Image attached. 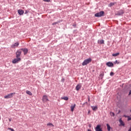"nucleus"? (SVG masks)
Instances as JSON below:
<instances>
[{
  "label": "nucleus",
  "instance_id": "obj_1",
  "mask_svg": "<svg viewBox=\"0 0 131 131\" xmlns=\"http://www.w3.org/2000/svg\"><path fill=\"white\" fill-rule=\"evenodd\" d=\"M92 62V58H89L85 59L83 62L82 63V66H85V65H88V64L91 63Z\"/></svg>",
  "mask_w": 131,
  "mask_h": 131
},
{
  "label": "nucleus",
  "instance_id": "obj_2",
  "mask_svg": "<svg viewBox=\"0 0 131 131\" xmlns=\"http://www.w3.org/2000/svg\"><path fill=\"white\" fill-rule=\"evenodd\" d=\"M16 94L15 93H10L4 96L5 99H11L12 97H14V95Z\"/></svg>",
  "mask_w": 131,
  "mask_h": 131
},
{
  "label": "nucleus",
  "instance_id": "obj_3",
  "mask_svg": "<svg viewBox=\"0 0 131 131\" xmlns=\"http://www.w3.org/2000/svg\"><path fill=\"white\" fill-rule=\"evenodd\" d=\"M21 61V58L20 57H16V58L12 60L13 64H16V63H18Z\"/></svg>",
  "mask_w": 131,
  "mask_h": 131
},
{
  "label": "nucleus",
  "instance_id": "obj_4",
  "mask_svg": "<svg viewBox=\"0 0 131 131\" xmlns=\"http://www.w3.org/2000/svg\"><path fill=\"white\" fill-rule=\"evenodd\" d=\"M42 101L43 103H46V102L49 101V99H48V96L47 95H43L42 97Z\"/></svg>",
  "mask_w": 131,
  "mask_h": 131
},
{
  "label": "nucleus",
  "instance_id": "obj_5",
  "mask_svg": "<svg viewBox=\"0 0 131 131\" xmlns=\"http://www.w3.org/2000/svg\"><path fill=\"white\" fill-rule=\"evenodd\" d=\"M104 15V11H100L99 13H97L95 14V17H102Z\"/></svg>",
  "mask_w": 131,
  "mask_h": 131
},
{
  "label": "nucleus",
  "instance_id": "obj_6",
  "mask_svg": "<svg viewBox=\"0 0 131 131\" xmlns=\"http://www.w3.org/2000/svg\"><path fill=\"white\" fill-rule=\"evenodd\" d=\"M95 131H103L102 128H101V125H97L95 127Z\"/></svg>",
  "mask_w": 131,
  "mask_h": 131
},
{
  "label": "nucleus",
  "instance_id": "obj_7",
  "mask_svg": "<svg viewBox=\"0 0 131 131\" xmlns=\"http://www.w3.org/2000/svg\"><path fill=\"white\" fill-rule=\"evenodd\" d=\"M21 53H22V51H21V49L18 50L16 53V58H19V57H20V55H21Z\"/></svg>",
  "mask_w": 131,
  "mask_h": 131
},
{
  "label": "nucleus",
  "instance_id": "obj_8",
  "mask_svg": "<svg viewBox=\"0 0 131 131\" xmlns=\"http://www.w3.org/2000/svg\"><path fill=\"white\" fill-rule=\"evenodd\" d=\"M106 65L108 67H113V66H114L113 63H112V62H110V61L106 62Z\"/></svg>",
  "mask_w": 131,
  "mask_h": 131
},
{
  "label": "nucleus",
  "instance_id": "obj_9",
  "mask_svg": "<svg viewBox=\"0 0 131 131\" xmlns=\"http://www.w3.org/2000/svg\"><path fill=\"white\" fill-rule=\"evenodd\" d=\"M81 89V84L79 83L76 86V91H79L80 89Z\"/></svg>",
  "mask_w": 131,
  "mask_h": 131
},
{
  "label": "nucleus",
  "instance_id": "obj_10",
  "mask_svg": "<svg viewBox=\"0 0 131 131\" xmlns=\"http://www.w3.org/2000/svg\"><path fill=\"white\" fill-rule=\"evenodd\" d=\"M20 50L21 51H23L24 53V55H26V54L28 53V50L27 49V48H25V49L22 48Z\"/></svg>",
  "mask_w": 131,
  "mask_h": 131
},
{
  "label": "nucleus",
  "instance_id": "obj_11",
  "mask_svg": "<svg viewBox=\"0 0 131 131\" xmlns=\"http://www.w3.org/2000/svg\"><path fill=\"white\" fill-rule=\"evenodd\" d=\"M18 46H19V42H16L11 46V48H15V47H18Z\"/></svg>",
  "mask_w": 131,
  "mask_h": 131
},
{
  "label": "nucleus",
  "instance_id": "obj_12",
  "mask_svg": "<svg viewBox=\"0 0 131 131\" xmlns=\"http://www.w3.org/2000/svg\"><path fill=\"white\" fill-rule=\"evenodd\" d=\"M19 15H23V14H24V11L22 9H19L17 11Z\"/></svg>",
  "mask_w": 131,
  "mask_h": 131
},
{
  "label": "nucleus",
  "instance_id": "obj_13",
  "mask_svg": "<svg viewBox=\"0 0 131 131\" xmlns=\"http://www.w3.org/2000/svg\"><path fill=\"white\" fill-rule=\"evenodd\" d=\"M75 106H76L75 104L71 106V111L72 112H73V111H74V108H75Z\"/></svg>",
  "mask_w": 131,
  "mask_h": 131
},
{
  "label": "nucleus",
  "instance_id": "obj_14",
  "mask_svg": "<svg viewBox=\"0 0 131 131\" xmlns=\"http://www.w3.org/2000/svg\"><path fill=\"white\" fill-rule=\"evenodd\" d=\"M124 12L123 10H121L118 12L117 15H119V16H120L121 15H123Z\"/></svg>",
  "mask_w": 131,
  "mask_h": 131
},
{
  "label": "nucleus",
  "instance_id": "obj_15",
  "mask_svg": "<svg viewBox=\"0 0 131 131\" xmlns=\"http://www.w3.org/2000/svg\"><path fill=\"white\" fill-rule=\"evenodd\" d=\"M107 129L108 131H111L112 128L110 126L109 124H106Z\"/></svg>",
  "mask_w": 131,
  "mask_h": 131
},
{
  "label": "nucleus",
  "instance_id": "obj_16",
  "mask_svg": "<svg viewBox=\"0 0 131 131\" xmlns=\"http://www.w3.org/2000/svg\"><path fill=\"white\" fill-rule=\"evenodd\" d=\"M91 108H92L93 111H96V110H98V107H97V106H92Z\"/></svg>",
  "mask_w": 131,
  "mask_h": 131
},
{
  "label": "nucleus",
  "instance_id": "obj_17",
  "mask_svg": "<svg viewBox=\"0 0 131 131\" xmlns=\"http://www.w3.org/2000/svg\"><path fill=\"white\" fill-rule=\"evenodd\" d=\"M119 122L120 123V125H122V126H124V123L123 122L122 120H121V119H119Z\"/></svg>",
  "mask_w": 131,
  "mask_h": 131
},
{
  "label": "nucleus",
  "instance_id": "obj_18",
  "mask_svg": "<svg viewBox=\"0 0 131 131\" xmlns=\"http://www.w3.org/2000/svg\"><path fill=\"white\" fill-rule=\"evenodd\" d=\"M68 97L65 96L64 97H61V100H64V101H68Z\"/></svg>",
  "mask_w": 131,
  "mask_h": 131
},
{
  "label": "nucleus",
  "instance_id": "obj_19",
  "mask_svg": "<svg viewBox=\"0 0 131 131\" xmlns=\"http://www.w3.org/2000/svg\"><path fill=\"white\" fill-rule=\"evenodd\" d=\"M26 94H27L28 95H29V96H32V93H31V92L29 91H27Z\"/></svg>",
  "mask_w": 131,
  "mask_h": 131
},
{
  "label": "nucleus",
  "instance_id": "obj_20",
  "mask_svg": "<svg viewBox=\"0 0 131 131\" xmlns=\"http://www.w3.org/2000/svg\"><path fill=\"white\" fill-rule=\"evenodd\" d=\"M119 55V53H114L112 54L113 57H117Z\"/></svg>",
  "mask_w": 131,
  "mask_h": 131
},
{
  "label": "nucleus",
  "instance_id": "obj_21",
  "mask_svg": "<svg viewBox=\"0 0 131 131\" xmlns=\"http://www.w3.org/2000/svg\"><path fill=\"white\" fill-rule=\"evenodd\" d=\"M98 43H101V45L104 43V41L103 40H100L98 41Z\"/></svg>",
  "mask_w": 131,
  "mask_h": 131
},
{
  "label": "nucleus",
  "instance_id": "obj_22",
  "mask_svg": "<svg viewBox=\"0 0 131 131\" xmlns=\"http://www.w3.org/2000/svg\"><path fill=\"white\" fill-rule=\"evenodd\" d=\"M114 3H111L108 5V7H112V6H114Z\"/></svg>",
  "mask_w": 131,
  "mask_h": 131
},
{
  "label": "nucleus",
  "instance_id": "obj_23",
  "mask_svg": "<svg viewBox=\"0 0 131 131\" xmlns=\"http://www.w3.org/2000/svg\"><path fill=\"white\" fill-rule=\"evenodd\" d=\"M48 126H54V125L53 124L49 123L47 124Z\"/></svg>",
  "mask_w": 131,
  "mask_h": 131
},
{
  "label": "nucleus",
  "instance_id": "obj_24",
  "mask_svg": "<svg viewBox=\"0 0 131 131\" xmlns=\"http://www.w3.org/2000/svg\"><path fill=\"white\" fill-rule=\"evenodd\" d=\"M110 115H111V116H115V114L113 112H111Z\"/></svg>",
  "mask_w": 131,
  "mask_h": 131
},
{
  "label": "nucleus",
  "instance_id": "obj_25",
  "mask_svg": "<svg viewBox=\"0 0 131 131\" xmlns=\"http://www.w3.org/2000/svg\"><path fill=\"white\" fill-rule=\"evenodd\" d=\"M8 129H9V130H11V131H15V130H14V129H13L12 128H10V127H8Z\"/></svg>",
  "mask_w": 131,
  "mask_h": 131
},
{
  "label": "nucleus",
  "instance_id": "obj_26",
  "mask_svg": "<svg viewBox=\"0 0 131 131\" xmlns=\"http://www.w3.org/2000/svg\"><path fill=\"white\" fill-rule=\"evenodd\" d=\"M113 75H114V73L111 72L110 73V76H113Z\"/></svg>",
  "mask_w": 131,
  "mask_h": 131
},
{
  "label": "nucleus",
  "instance_id": "obj_27",
  "mask_svg": "<svg viewBox=\"0 0 131 131\" xmlns=\"http://www.w3.org/2000/svg\"><path fill=\"white\" fill-rule=\"evenodd\" d=\"M44 2H47V3H50L51 2V0H43Z\"/></svg>",
  "mask_w": 131,
  "mask_h": 131
},
{
  "label": "nucleus",
  "instance_id": "obj_28",
  "mask_svg": "<svg viewBox=\"0 0 131 131\" xmlns=\"http://www.w3.org/2000/svg\"><path fill=\"white\" fill-rule=\"evenodd\" d=\"M28 13H29V11L28 10H25V14H28Z\"/></svg>",
  "mask_w": 131,
  "mask_h": 131
},
{
  "label": "nucleus",
  "instance_id": "obj_29",
  "mask_svg": "<svg viewBox=\"0 0 131 131\" xmlns=\"http://www.w3.org/2000/svg\"><path fill=\"white\" fill-rule=\"evenodd\" d=\"M58 23H59V22L53 23L52 24V25H56V24H58Z\"/></svg>",
  "mask_w": 131,
  "mask_h": 131
},
{
  "label": "nucleus",
  "instance_id": "obj_30",
  "mask_svg": "<svg viewBox=\"0 0 131 131\" xmlns=\"http://www.w3.org/2000/svg\"><path fill=\"white\" fill-rule=\"evenodd\" d=\"M119 64V62H118V61L117 60H116L115 62H114V64Z\"/></svg>",
  "mask_w": 131,
  "mask_h": 131
},
{
  "label": "nucleus",
  "instance_id": "obj_31",
  "mask_svg": "<svg viewBox=\"0 0 131 131\" xmlns=\"http://www.w3.org/2000/svg\"><path fill=\"white\" fill-rule=\"evenodd\" d=\"M90 113H91V111L89 110V111H88V114H90Z\"/></svg>",
  "mask_w": 131,
  "mask_h": 131
},
{
  "label": "nucleus",
  "instance_id": "obj_32",
  "mask_svg": "<svg viewBox=\"0 0 131 131\" xmlns=\"http://www.w3.org/2000/svg\"><path fill=\"white\" fill-rule=\"evenodd\" d=\"M129 95H131V90H130L129 92Z\"/></svg>",
  "mask_w": 131,
  "mask_h": 131
},
{
  "label": "nucleus",
  "instance_id": "obj_33",
  "mask_svg": "<svg viewBox=\"0 0 131 131\" xmlns=\"http://www.w3.org/2000/svg\"><path fill=\"white\" fill-rule=\"evenodd\" d=\"M128 120H131V118L130 117L128 118Z\"/></svg>",
  "mask_w": 131,
  "mask_h": 131
},
{
  "label": "nucleus",
  "instance_id": "obj_34",
  "mask_svg": "<svg viewBox=\"0 0 131 131\" xmlns=\"http://www.w3.org/2000/svg\"><path fill=\"white\" fill-rule=\"evenodd\" d=\"M100 76H104V74H100Z\"/></svg>",
  "mask_w": 131,
  "mask_h": 131
},
{
  "label": "nucleus",
  "instance_id": "obj_35",
  "mask_svg": "<svg viewBox=\"0 0 131 131\" xmlns=\"http://www.w3.org/2000/svg\"><path fill=\"white\" fill-rule=\"evenodd\" d=\"M9 120L10 122H11V121H12V119H9Z\"/></svg>",
  "mask_w": 131,
  "mask_h": 131
},
{
  "label": "nucleus",
  "instance_id": "obj_36",
  "mask_svg": "<svg viewBox=\"0 0 131 131\" xmlns=\"http://www.w3.org/2000/svg\"><path fill=\"white\" fill-rule=\"evenodd\" d=\"M91 126H91V124H89V127H91Z\"/></svg>",
  "mask_w": 131,
  "mask_h": 131
},
{
  "label": "nucleus",
  "instance_id": "obj_37",
  "mask_svg": "<svg viewBox=\"0 0 131 131\" xmlns=\"http://www.w3.org/2000/svg\"><path fill=\"white\" fill-rule=\"evenodd\" d=\"M88 101L90 102V97H88Z\"/></svg>",
  "mask_w": 131,
  "mask_h": 131
},
{
  "label": "nucleus",
  "instance_id": "obj_38",
  "mask_svg": "<svg viewBox=\"0 0 131 131\" xmlns=\"http://www.w3.org/2000/svg\"><path fill=\"white\" fill-rule=\"evenodd\" d=\"M88 131H92V130L90 129H88Z\"/></svg>",
  "mask_w": 131,
  "mask_h": 131
},
{
  "label": "nucleus",
  "instance_id": "obj_39",
  "mask_svg": "<svg viewBox=\"0 0 131 131\" xmlns=\"http://www.w3.org/2000/svg\"><path fill=\"white\" fill-rule=\"evenodd\" d=\"M62 80H64V79H62Z\"/></svg>",
  "mask_w": 131,
  "mask_h": 131
}]
</instances>
